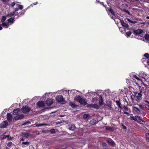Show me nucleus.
I'll return each mask as SVG.
<instances>
[{
	"instance_id": "nucleus-1",
	"label": "nucleus",
	"mask_w": 149,
	"mask_h": 149,
	"mask_svg": "<svg viewBox=\"0 0 149 149\" xmlns=\"http://www.w3.org/2000/svg\"><path fill=\"white\" fill-rule=\"evenodd\" d=\"M142 89H140L139 91L136 92H134V95L135 96V98L136 101L139 102L142 99Z\"/></svg>"
},
{
	"instance_id": "nucleus-2",
	"label": "nucleus",
	"mask_w": 149,
	"mask_h": 149,
	"mask_svg": "<svg viewBox=\"0 0 149 149\" xmlns=\"http://www.w3.org/2000/svg\"><path fill=\"white\" fill-rule=\"evenodd\" d=\"M56 101L58 102H62L63 104L66 103V101L64 99L62 95H58L56 97Z\"/></svg>"
},
{
	"instance_id": "nucleus-3",
	"label": "nucleus",
	"mask_w": 149,
	"mask_h": 149,
	"mask_svg": "<svg viewBox=\"0 0 149 149\" xmlns=\"http://www.w3.org/2000/svg\"><path fill=\"white\" fill-rule=\"evenodd\" d=\"M21 110L24 113H27L29 112L31 109L28 105H25L22 107Z\"/></svg>"
},
{
	"instance_id": "nucleus-4",
	"label": "nucleus",
	"mask_w": 149,
	"mask_h": 149,
	"mask_svg": "<svg viewBox=\"0 0 149 149\" xmlns=\"http://www.w3.org/2000/svg\"><path fill=\"white\" fill-rule=\"evenodd\" d=\"M133 32L134 34L135 35H140L143 32V31L141 29H138L137 30H134Z\"/></svg>"
},
{
	"instance_id": "nucleus-5",
	"label": "nucleus",
	"mask_w": 149,
	"mask_h": 149,
	"mask_svg": "<svg viewBox=\"0 0 149 149\" xmlns=\"http://www.w3.org/2000/svg\"><path fill=\"white\" fill-rule=\"evenodd\" d=\"M37 105L39 107H42L45 106V103L43 101H40L37 102Z\"/></svg>"
},
{
	"instance_id": "nucleus-6",
	"label": "nucleus",
	"mask_w": 149,
	"mask_h": 149,
	"mask_svg": "<svg viewBox=\"0 0 149 149\" xmlns=\"http://www.w3.org/2000/svg\"><path fill=\"white\" fill-rule=\"evenodd\" d=\"M8 123L6 121H3L1 124V128H6L8 125Z\"/></svg>"
},
{
	"instance_id": "nucleus-7",
	"label": "nucleus",
	"mask_w": 149,
	"mask_h": 149,
	"mask_svg": "<svg viewBox=\"0 0 149 149\" xmlns=\"http://www.w3.org/2000/svg\"><path fill=\"white\" fill-rule=\"evenodd\" d=\"M74 100L80 103H81L82 98L80 95H76L74 98Z\"/></svg>"
},
{
	"instance_id": "nucleus-8",
	"label": "nucleus",
	"mask_w": 149,
	"mask_h": 149,
	"mask_svg": "<svg viewBox=\"0 0 149 149\" xmlns=\"http://www.w3.org/2000/svg\"><path fill=\"white\" fill-rule=\"evenodd\" d=\"M7 21L9 24L11 25L14 22L15 18L14 17H11L8 19Z\"/></svg>"
},
{
	"instance_id": "nucleus-9",
	"label": "nucleus",
	"mask_w": 149,
	"mask_h": 149,
	"mask_svg": "<svg viewBox=\"0 0 149 149\" xmlns=\"http://www.w3.org/2000/svg\"><path fill=\"white\" fill-rule=\"evenodd\" d=\"M46 103L48 106H50L53 104V101L51 99H48L46 101Z\"/></svg>"
},
{
	"instance_id": "nucleus-10",
	"label": "nucleus",
	"mask_w": 149,
	"mask_h": 149,
	"mask_svg": "<svg viewBox=\"0 0 149 149\" xmlns=\"http://www.w3.org/2000/svg\"><path fill=\"white\" fill-rule=\"evenodd\" d=\"M24 117V115L21 114H19L17 116H16L15 117V119L16 120H18L20 119H21L23 118Z\"/></svg>"
},
{
	"instance_id": "nucleus-11",
	"label": "nucleus",
	"mask_w": 149,
	"mask_h": 149,
	"mask_svg": "<svg viewBox=\"0 0 149 149\" xmlns=\"http://www.w3.org/2000/svg\"><path fill=\"white\" fill-rule=\"evenodd\" d=\"M20 111L19 108H17L13 110V115H18L20 113Z\"/></svg>"
},
{
	"instance_id": "nucleus-12",
	"label": "nucleus",
	"mask_w": 149,
	"mask_h": 149,
	"mask_svg": "<svg viewBox=\"0 0 149 149\" xmlns=\"http://www.w3.org/2000/svg\"><path fill=\"white\" fill-rule=\"evenodd\" d=\"M7 119L8 121H10L12 120V116L10 113H8L7 114Z\"/></svg>"
},
{
	"instance_id": "nucleus-13",
	"label": "nucleus",
	"mask_w": 149,
	"mask_h": 149,
	"mask_svg": "<svg viewBox=\"0 0 149 149\" xmlns=\"http://www.w3.org/2000/svg\"><path fill=\"white\" fill-rule=\"evenodd\" d=\"M120 23L121 25L123 27L127 28L129 27L128 25L125 23L123 20H120Z\"/></svg>"
},
{
	"instance_id": "nucleus-14",
	"label": "nucleus",
	"mask_w": 149,
	"mask_h": 149,
	"mask_svg": "<svg viewBox=\"0 0 149 149\" xmlns=\"http://www.w3.org/2000/svg\"><path fill=\"white\" fill-rule=\"evenodd\" d=\"M99 103L100 105H101L104 104L103 103V99L102 97V96L100 95V96L99 97Z\"/></svg>"
},
{
	"instance_id": "nucleus-15",
	"label": "nucleus",
	"mask_w": 149,
	"mask_h": 149,
	"mask_svg": "<svg viewBox=\"0 0 149 149\" xmlns=\"http://www.w3.org/2000/svg\"><path fill=\"white\" fill-rule=\"evenodd\" d=\"M3 26H6V28H7L8 27L9 23L6 22H3L1 24Z\"/></svg>"
},
{
	"instance_id": "nucleus-16",
	"label": "nucleus",
	"mask_w": 149,
	"mask_h": 149,
	"mask_svg": "<svg viewBox=\"0 0 149 149\" xmlns=\"http://www.w3.org/2000/svg\"><path fill=\"white\" fill-rule=\"evenodd\" d=\"M133 110L137 113L139 114L141 112L140 110L137 107H134L133 108Z\"/></svg>"
},
{
	"instance_id": "nucleus-17",
	"label": "nucleus",
	"mask_w": 149,
	"mask_h": 149,
	"mask_svg": "<svg viewBox=\"0 0 149 149\" xmlns=\"http://www.w3.org/2000/svg\"><path fill=\"white\" fill-rule=\"evenodd\" d=\"M75 125L74 124H73L70 125L69 129L71 130L74 131L75 130Z\"/></svg>"
},
{
	"instance_id": "nucleus-18",
	"label": "nucleus",
	"mask_w": 149,
	"mask_h": 149,
	"mask_svg": "<svg viewBox=\"0 0 149 149\" xmlns=\"http://www.w3.org/2000/svg\"><path fill=\"white\" fill-rule=\"evenodd\" d=\"M15 13L14 11H12L11 13L6 15V17H11L14 15Z\"/></svg>"
},
{
	"instance_id": "nucleus-19",
	"label": "nucleus",
	"mask_w": 149,
	"mask_h": 149,
	"mask_svg": "<svg viewBox=\"0 0 149 149\" xmlns=\"http://www.w3.org/2000/svg\"><path fill=\"white\" fill-rule=\"evenodd\" d=\"M116 103L118 108L121 109H122V107L121 106L122 104L120 102V101L117 100L116 101Z\"/></svg>"
},
{
	"instance_id": "nucleus-20",
	"label": "nucleus",
	"mask_w": 149,
	"mask_h": 149,
	"mask_svg": "<svg viewBox=\"0 0 149 149\" xmlns=\"http://www.w3.org/2000/svg\"><path fill=\"white\" fill-rule=\"evenodd\" d=\"M21 135L23 137H28L30 136L29 134L27 132H22L21 134Z\"/></svg>"
},
{
	"instance_id": "nucleus-21",
	"label": "nucleus",
	"mask_w": 149,
	"mask_h": 149,
	"mask_svg": "<svg viewBox=\"0 0 149 149\" xmlns=\"http://www.w3.org/2000/svg\"><path fill=\"white\" fill-rule=\"evenodd\" d=\"M70 104L71 107L73 108H76L78 107V105H76L75 103H73L72 102H70Z\"/></svg>"
},
{
	"instance_id": "nucleus-22",
	"label": "nucleus",
	"mask_w": 149,
	"mask_h": 149,
	"mask_svg": "<svg viewBox=\"0 0 149 149\" xmlns=\"http://www.w3.org/2000/svg\"><path fill=\"white\" fill-rule=\"evenodd\" d=\"M82 100L81 103H80L84 106L86 105L87 104V102L86 101V98H82Z\"/></svg>"
},
{
	"instance_id": "nucleus-23",
	"label": "nucleus",
	"mask_w": 149,
	"mask_h": 149,
	"mask_svg": "<svg viewBox=\"0 0 149 149\" xmlns=\"http://www.w3.org/2000/svg\"><path fill=\"white\" fill-rule=\"evenodd\" d=\"M5 133H4L3 134V135H2L1 136V139H6L7 137H8V140H9L8 137L9 136V135H4V134H5Z\"/></svg>"
},
{
	"instance_id": "nucleus-24",
	"label": "nucleus",
	"mask_w": 149,
	"mask_h": 149,
	"mask_svg": "<svg viewBox=\"0 0 149 149\" xmlns=\"http://www.w3.org/2000/svg\"><path fill=\"white\" fill-rule=\"evenodd\" d=\"M24 13V11L22 10L18 14H16V15H17L18 17H20V16L23 15Z\"/></svg>"
},
{
	"instance_id": "nucleus-25",
	"label": "nucleus",
	"mask_w": 149,
	"mask_h": 149,
	"mask_svg": "<svg viewBox=\"0 0 149 149\" xmlns=\"http://www.w3.org/2000/svg\"><path fill=\"white\" fill-rule=\"evenodd\" d=\"M92 105V107L95 108L96 109H99V106L98 104H93Z\"/></svg>"
},
{
	"instance_id": "nucleus-26",
	"label": "nucleus",
	"mask_w": 149,
	"mask_h": 149,
	"mask_svg": "<svg viewBox=\"0 0 149 149\" xmlns=\"http://www.w3.org/2000/svg\"><path fill=\"white\" fill-rule=\"evenodd\" d=\"M96 123V120L94 119H92L90 120V124L93 125Z\"/></svg>"
},
{
	"instance_id": "nucleus-27",
	"label": "nucleus",
	"mask_w": 149,
	"mask_h": 149,
	"mask_svg": "<svg viewBox=\"0 0 149 149\" xmlns=\"http://www.w3.org/2000/svg\"><path fill=\"white\" fill-rule=\"evenodd\" d=\"M135 121H138L139 122L141 121V119L140 117H139L138 116H136L135 117Z\"/></svg>"
},
{
	"instance_id": "nucleus-28",
	"label": "nucleus",
	"mask_w": 149,
	"mask_h": 149,
	"mask_svg": "<svg viewBox=\"0 0 149 149\" xmlns=\"http://www.w3.org/2000/svg\"><path fill=\"white\" fill-rule=\"evenodd\" d=\"M47 125V124H45V123H41L39 124H37L36 125V127H41V126H42L44 125Z\"/></svg>"
},
{
	"instance_id": "nucleus-29",
	"label": "nucleus",
	"mask_w": 149,
	"mask_h": 149,
	"mask_svg": "<svg viewBox=\"0 0 149 149\" xmlns=\"http://www.w3.org/2000/svg\"><path fill=\"white\" fill-rule=\"evenodd\" d=\"M132 34V32L130 31L127 32L125 33V35L126 37H130Z\"/></svg>"
},
{
	"instance_id": "nucleus-30",
	"label": "nucleus",
	"mask_w": 149,
	"mask_h": 149,
	"mask_svg": "<svg viewBox=\"0 0 149 149\" xmlns=\"http://www.w3.org/2000/svg\"><path fill=\"white\" fill-rule=\"evenodd\" d=\"M109 11L113 15H115V13L112 8H110L109 10Z\"/></svg>"
},
{
	"instance_id": "nucleus-31",
	"label": "nucleus",
	"mask_w": 149,
	"mask_h": 149,
	"mask_svg": "<svg viewBox=\"0 0 149 149\" xmlns=\"http://www.w3.org/2000/svg\"><path fill=\"white\" fill-rule=\"evenodd\" d=\"M144 37L145 39H146V40H147L149 42V34H145Z\"/></svg>"
},
{
	"instance_id": "nucleus-32",
	"label": "nucleus",
	"mask_w": 149,
	"mask_h": 149,
	"mask_svg": "<svg viewBox=\"0 0 149 149\" xmlns=\"http://www.w3.org/2000/svg\"><path fill=\"white\" fill-rule=\"evenodd\" d=\"M146 136L147 141L149 142V133L146 134Z\"/></svg>"
},
{
	"instance_id": "nucleus-33",
	"label": "nucleus",
	"mask_w": 149,
	"mask_h": 149,
	"mask_svg": "<svg viewBox=\"0 0 149 149\" xmlns=\"http://www.w3.org/2000/svg\"><path fill=\"white\" fill-rule=\"evenodd\" d=\"M90 117V116L89 114H85L83 116V118L84 119H87V118Z\"/></svg>"
},
{
	"instance_id": "nucleus-34",
	"label": "nucleus",
	"mask_w": 149,
	"mask_h": 149,
	"mask_svg": "<svg viewBox=\"0 0 149 149\" xmlns=\"http://www.w3.org/2000/svg\"><path fill=\"white\" fill-rule=\"evenodd\" d=\"M6 17H6V15L5 16H3L1 19V22H4L6 20Z\"/></svg>"
},
{
	"instance_id": "nucleus-35",
	"label": "nucleus",
	"mask_w": 149,
	"mask_h": 149,
	"mask_svg": "<svg viewBox=\"0 0 149 149\" xmlns=\"http://www.w3.org/2000/svg\"><path fill=\"white\" fill-rule=\"evenodd\" d=\"M30 143V142H29L28 141H26L25 142H22V144L23 145H26L27 146H28L29 145V144Z\"/></svg>"
},
{
	"instance_id": "nucleus-36",
	"label": "nucleus",
	"mask_w": 149,
	"mask_h": 149,
	"mask_svg": "<svg viewBox=\"0 0 149 149\" xmlns=\"http://www.w3.org/2000/svg\"><path fill=\"white\" fill-rule=\"evenodd\" d=\"M112 102H109V103H107V106L110 108H112Z\"/></svg>"
},
{
	"instance_id": "nucleus-37",
	"label": "nucleus",
	"mask_w": 149,
	"mask_h": 149,
	"mask_svg": "<svg viewBox=\"0 0 149 149\" xmlns=\"http://www.w3.org/2000/svg\"><path fill=\"white\" fill-rule=\"evenodd\" d=\"M127 20L128 22H130L132 24H135L136 23V22L135 21H132L129 19H127Z\"/></svg>"
},
{
	"instance_id": "nucleus-38",
	"label": "nucleus",
	"mask_w": 149,
	"mask_h": 149,
	"mask_svg": "<svg viewBox=\"0 0 149 149\" xmlns=\"http://www.w3.org/2000/svg\"><path fill=\"white\" fill-rule=\"evenodd\" d=\"M140 114H141L142 116L143 117L145 116L146 113L145 112L142 111L141 112Z\"/></svg>"
},
{
	"instance_id": "nucleus-39",
	"label": "nucleus",
	"mask_w": 149,
	"mask_h": 149,
	"mask_svg": "<svg viewBox=\"0 0 149 149\" xmlns=\"http://www.w3.org/2000/svg\"><path fill=\"white\" fill-rule=\"evenodd\" d=\"M123 101L124 102V104H125V105L126 106H127L128 105V102L126 100V99L125 98L123 100Z\"/></svg>"
},
{
	"instance_id": "nucleus-40",
	"label": "nucleus",
	"mask_w": 149,
	"mask_h": 149,
	"mask_svg": "<svg viewBox=\"0 0 149 149\" xmlns=\"http://www.w3.org/2000/svg\"><path fill=\"white\" fill-rule=\"evenodd\" d=\"M30 123H31L30 121H26V122H24L22 125H29V124H30Z\"/></svg>"
},
{
	"instance_id": "nucleus-41",
	"label": "nucleus",
	"mask_w": 149,
	"mask_h": 149,
	"mask_svg": "<svg viewBox=\"0 0 149 149\" xmlns=\"http://www.w3.org/2000/svg\"><path fill=\"white\" fill-rule=\"evenodd\" d=\"M20 10H22L23 8V6L22 5L17 4Z\"/></svg>"
},
{
	"instance_id": "nucleus-42",
	"label": "nucleus",
	"mask_w": 149,
	"mask_h": 149,
	"mask_svg": "<svg viewBox=\"0 0 149 149\" xmlns=\"http://www.w3.org/2000/svg\"><path fill=\"white\" fill-rule=\"evenodd\" d=\"M12 143L11 142H8L7 143V146L8 147H10L12 145Z\"/></svg>"
},
{
	"instance_id": "nucleus-43",
	"label": "nucleus",
	"mask_w": 149,
	"mask_h": 149,
	"mask_svg": "<svg viewBox=\"0 0 149 149\" xmlns=\"http://www.w3.org/2000/svg\"><path fill=\"white\" fill-rule=\"evenodd\" d=\"M144 56L147 58H149V55L147 53H146L144 54Z\"/></svg>"
},
{
	"instance_id": "nucleus-44",
	"label": "nucleus",
	"mask_w": 149,
	"mask_h": 149,
	"mask_svg": "<svg viewBox=\"0 0 149 149\" xmlns=\"http://www.w3.org/2000/svg\"><path fill=\"white\" fill-rule=\"evenodd\" d=\"M55 130L54 129H51L50 130V133L52 134H53L55 132Z\"/></svg>"
},
{
	"instance_id": "nucleus-45",
	"label": "nucleus",
	"mask_w": 149,
	"mask_h": 149,
	"mask_svg": "<svg viewBox=\"0 0 149 149\" xmlns=\"http://www.w3.org/2000/svg\"><path fill=\"white\" fill-rule=\"evenodd\" d=\"M124 11L125 12V13H127L129 15H130V12L127 10L126 9H124Z\"/></svg>"
},
{
	"instance_id": "nucleus-46",
	"label": "nucleus",
	"mask_w": 149,
	"mask_h": 149,
	"mask_svg": "<svg viewBox=\"0 0 149 149\" xmlns=\"http://www.w3.org/2000/svg\"><path fill=\"white\" fill-rule=\"evenodd\" d=\"M133 78H135V79H136L138 80H140L139 79L138 77L136 75H133Z\"/></svg>"
},
{
	"instance_id": "nucleus-47",
	"label": "nucleus",
	"mask_w": 149,
	"mask_h": 149,
	"mask_svg": "<svg viewBox=\"0 0 149 149\" xmlns=\"http://www.w3.org/2000/svg\"><path fill=\"white\" fill-rule=\"evenodd\" d=\"M102 146L103 147L107 146V144L105 142L103 143L102 144Z\"/></svg>"
},
{
	"instance_id": "nucleus-48",
	"label": "nucleus",
	"mask_w": 149,
	"mask_h": 149,
	"mask_svg": "<svg viewBox=\"0 0 149 149\" xmlns=\"http://www.w3.org/2000/svg\"><path fill=\"white\" fill-rule=\"evenodd\" d=\"M15 4V2H12L11 4L9 5V6H11L12 7L14 6Z\"/></svg>"
},
{
	"instance_id": "nucleus-49",
	"label": "nucleus",
	"mask_w": 149,
	"mask_h": 149,
	"mask_svg": "<svg viewBox=\"0 0 149 149\" xmlns=\"http://www.w3.org/2000/svg\"><path fill=\"white\" fill-rule=\"evenodd\" d=\"M139 107L142 109H144V107L141 104L139 105Z\"/></svg>"
},
{
	"instance_id": "nucleus-50",
	"label": "nucleus",
	"mask_w": 149,
	"mask_h": 149,
	"mask_svg": "<svg viewBox=\"0 0 149 149\" xmlns=\"http://www.w3.org/2000/svg\"><path fill=\"white\" fill-rule=\"evenodd\" d=\"M130 118L131 120L135 121V118L134 116H131L130 117Z\"/></svg>"
},
{
	"instance_id": "nucleus-51",
	"label": "nucleus",
	"mask_w": 149,
	"mask_h": 149,
	"mask_svg": "<svg viewBox=\"0 0 149 149\" xmlns=\"http://www.w3.org/2000/svg\"><path fill=\"white\" fill-rule=\"evenodd\" d=\"M98 97H95L93 99V101H96L98 100Z\"/></svg>"
},
{
	"instance_id": "nucleus-52",
	"label": "nucleus",
	"mask_w": 149,
	"mask_h": 149,
	"mask_svg": "<svg viewBox=\"0 0 149 149\" xmlns=\"http://www.w3.org/2000/svg\"><path fill=\"white\" fill-rule=\"evenodd\" d=\"M127 106L126 105H124L123 107V108L125 109H126L127 111L128 110V108L127 107Z\"/></svg>"
},
{
	"instance_id": "nucleus-53",
	"label": "nucleus",
	"mask_w": 149,
	"mask_h": 149,
	"mask_svg": "<svg viewBox=\"0 0 149 149\" xmlns=\"http://www.w3.org/2000/svg\"><path fill=\"white\" fill-rule=\"evenodd\" d=\"M145 107L148 109L149 110V105L148 104H146L145 105Z\"/></svg>"
},
{
	"instance_id": "nucleus-54",
	"label": "nucleus",
	"mask_w": 149,
	"mask_h": 149,
	"mask_svg": "<svg viewBox=\"0 0 149 149\" xmlns=\"http://www.w3.org/2000/svg\"><path fill=\"white\" fill-rule=\"evenodd\" d=\"M93 104H88L87 106L88 107H92Z\"/></svg>"
},
{
	"instance_id": "nucleus-55",
	"label": "nucleus",
	"mask_w": 149,
	"mask_h": 149,
	"mask_svg": "<svg viewBox=\"0 0 149 149\" xmlns=\"http://www.w3.org/2000/svg\"><path fill=\"white\" fill-rule=\"evenodd\" d=\"M29 8V7H28L27 8H25V9H24V10H22V11H24V13L27 10V9Z\"/></svg>"
},
{
	"instance_id": "nucleus-56",
	"label": "nucleus",
	"mask_w": 149,
	"mask_h": 149,
	"mask_svg": "<svg viewBox=\"0 0 149 149\" xmlns=\"http://www.w3.org/2000/svg\"><path fill=\"white\" fill-rule=\"evenodd\" d=\"M123 113L124 114L127 115H129V113L127 112H124Z\"/></svg>"
},
{
	"instance_id": "nucleus-57",
	"label": "nucleus",
	"mask_w": 149,
	"mask_h": 149,
	"mask_svg": "<svg viewBox=\"0 0 149 149\" xmlns=\"http://www.w3.org/2000/svg\"><path fill=\"white\" fill-rule=\"evenodd\" d=\"M111 128L110 127H107L106 128V130H108L110 129Z\"/></svg>"
},
{
	"instance_id": "nucleus-58",
	"label": "nucleus",
	"mask_w": 149,
	"mask_h": 149,
	"mask_svg": "<svg viewBox=\"0 0 149 149\" xmlns=\"http://www.w3.org/2000/svg\"><path fill=\"white\" fill-rule=\"evenodd\" d=\"M3 1L5 2H7L8 1V0H2Z\"/></svg>"
},
{
	"instance_id": "nucleus-59",
	"label": "nucleus",
	"mask_w": 149,
	"mask_h": 149,
	"mask_svg": "<svg viewBox=\"0 0 149 149\" xmlns=\"http://www.w3.org/2000/svg\"><path fill=\"white\" fill-rule=\"evenodd\" d=\"M37 2H35L34 3H33L31 5V6H32V5H36L38 3Z\"/></svg>"
},
{
	"instance_id": "nucleus-60",
	"label": "nucleus",
	"mask_w": 149,
	"mask_h": 149,
	"mask_svg": "<svg viewBox=\"0 0 149 149\" xmlns=\"http://www.w3.org/2000/svg\"><path fill=\"white\" fill-rule=\"evenodd\" d=\"M18 10H19V8H15V11H17Z\"/></svg>"
},
{
	"instance_id": "nucleus-61",
	"label": "nucleus",
	"mask_w": 149,
	"mask_h": 149,
	"mask_svg": "<svg viewBox=\"0 0 149 149\" xmlns=\"http://www.w3.org/2000/svg\"><path fill=\"white\" fill-rule=\"evenodd\" d=\"M42 132L43 133H46V130H43L42 131Z\"/></svg>"
},
{
	"instance_id": "nucleus-62",
	"label": "nucleus",
	"mask_w": 149,
	"mask_h": 149,
	"mask_svg": "<svg viewBox=\"0 0 149 149\" xmlns=\"http://www.w3.org/2000/svg\"><path fill=\"white\" fill-rule=\"evenodd\" d=\"M102 5H103L104 7H105V6L104 4V3L103 2H101Z\"/></svg>"
},
{
	"instance_id": "nucleus-63",
	"label": "nucleus",
	"mask_w": 149,
	"mask_h": 149,
	"mask_svg": "<svg viewBox=\"0 0 149 149\" xmlns=\"http://www.w3.org/2000/svg\"><path fill=\"white\" fill-rule=\"evenodd\" d=\"M21 141H24V139L23 138H22L21 140H20Z\"/></svg>"
},
{
	"instance_id": "nucleus-64",
	"label": "nucleus",
	"mask_w": 149,
	"mask_h": 149,
	"mask_svg": "<svg viewBox=\"0 0 149 149\" xmlns=\"http://www.w3.org/2000/svg\"><path fill=\"white\" fill-rule=\"evenodd\" d=\"M68 147L67 146L65 147L64 148H62V149H66Z\"/></svg>"
}]
</instances>
